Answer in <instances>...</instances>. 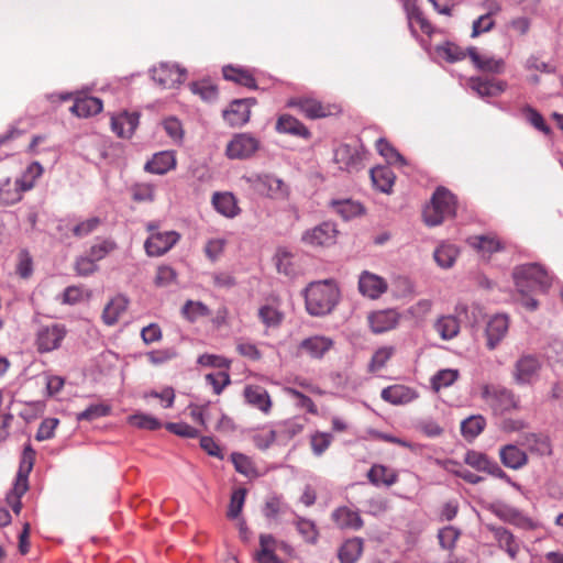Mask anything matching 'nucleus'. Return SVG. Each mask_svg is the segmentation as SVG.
<instances>
[{
    "label": "nucleus",
    "instance_id": "obj_21",
    "mask_svg": "<svg viewBox=\"0 0 563 563\" xmlns=\"http://www.w3.org/2000/svg\"><path fill=\"white\" fill-rule=\"evenodd\" d=\"M212 206L225 218L232 219L240 213L238 200L231 192H214L212 196Z\"/></svg>",
    "mask_w": 563,
    "mask_h": 563
},
{
    "label": "nucleus",
    "instance_id": "obj_2",
    "mask_svg": "<svg viewBox=\"0 0 563 563\" xmlns=\"http://www.w3.org/2000/svg\"><path fill=\"white\" fill-rule=\"evenodd\" d=\"M455 197L443 187H439L431 199L430 205L423 209V219L429 227L441 224L445 219L455 214Z\"/></svg>",
    "mask_w": 563,
    "mask_h": 563
},
{
    "label": "nucleus",
    "instance_id": "obj_19",
    "mask_svg": "<svg viewBox=\"0 0 563 563\" xmlns=\"http://www.w3.org/2000/svg\"><path fill=\"white\" fill-rule=\"evenodd\" d=\"M470 87L479 97H496L505 91L507 85L501 80L476 77L470 79Z\"/></svg>",
    "mask_w": 563,
    "mask_h": 563
},
{
    "label": "nucleus",
    "instance_id": "obj_46",
    "mask_svg": "<svg viewBox=\"0 0 563 563\" xmlns=\"http://www.w3.org/2000/svg\"><path fill=\"white\" fill-rule=\"evenodd\" d=\"M181 311L185 318H187L191 322L198 320L201 317H208L211 313L210 309L205 303H202L201 301L192 300H188L184 305Z\"/></svg>",
    "mask_w": 563,
    "mask_h": 563
},
{
    "label": "nucleus",
    "instance_id": "obj_41",
    "mask_svg": "<svg viewBox=\"0 0 563 563\" xmlns=\"http://www.w3.org/2000/svg\"><path fill=\"white\" fill-rule=\"evenodd\" d=\"M369 482L374 485L385 484L390 486L396 483L397 476L384 465H373L367 473Z\"/></svg>",
    "mask_w": 563,
    "mask_h": 563
},
{
    "label": "nucleus",
    "instance_id": "obj_26",
    "mask_svg": "<svg viewBox=\"0 0 563 563\" xmlns=\"http://www.w3.org/2000/svg\"><path fill=\"white\" fill-rule=\"evenodd\" d=\"M467 55L470 56L474 65L481 70L494 74H500L504 70V60L501 58H496L493 56H482L477 53L476 47H468Z\"/></svg>",
    "mask_w": 563,
    "mask_h": 563
},
{
    "label": "nucleus",
    "instance_id": "obj_36",
    "mask_svg": "<svg viewBox=\"0 0 563 563\" xmlns=\"http://www.w3.org/2000/svg\"><path fill=\"white\" fill-rule=\"evenodd\" d=\"M434 328L441 339L449 341L459 334L460 322L454 316H443L435 321Z\"/></svg>",
    "mask_w": 563,
    "mask_h": 563
},
{
    "label": "nucleus",
    "instance_id": "obj_45",
    "mask_svg": "<svg viewBox=\"0 0 563 563\" xmlns=\"http://www.w3.org/2000/svg\"><path fill=\"white\" fill-rule=\"evenodd\" d=\"M192 93L198 95L203 101H214L218 97L217 87L209 80H200L190 84Z\"/></svg>",
    "mask_w": 563,
    "mask_h": 563
},
{
    "label": "nucleus",
    "instance_id": "obj_43",
    "mask_svg": "<svg viewBox=\"0 0 563 563\" xmlns=\"http://www.w3.org/2000/svg\"><path fill=\"white\" fill-rule=\"evenodd\" d=\"M485 428V419L482 416H472L461 423V431L464 438L473 440Z\"/></svg>",
    "mask_w": 563,
    "mask_h": 563
},
{
    "label": "nucleus",
    "instance_id": "obj_33",
    "mask_svg": "<svg viewBox=\"0 0 563 563\" xmlns=\"http://www.w3.org/2000/svg\"><path fill=\"white\" fill-rule=\"evenodd\" d=\"M374 186L382 192H389L395 181L394 172L387 166H377L371 169Z\"/></svg>",
    "mask_w": 563,
    "mask_h": 563
},
{
    "label": "nucleus",
    "instance_id": "obj_24",
    "mask_svg": "<svg viewBox=\"0 0 563 563\" xmlns=\"http://www.w3.org/2000/svg\"><path fill=\"white\" fill-rule=\"evenodd\" d=\"M332 519L341 529L358 530L363 527L360 514L347 507H340L332 512Z\"/></svg>",
    "mask_w": 563,
    "mask_h": 563
},
{
    "label": "nucleus",
    "instance_id": "obj_54",
    "mask_svg": "<svg viewBox=\"0 0 563 563\" xmlns=\"http://www.w3.org/2000/svg\"><path fill=\"white\" fill-rule=\"evenodd\" d=\"M376 147L382 156H384L390 164H405V158L394 148L385 139H378Z\"/></svg>",
    "mask_w": 563,
    "mask_h": 563
},
{
    "label": "nucleus",
    "instance_id": "obj_58",
    "mask_svg": "<svg viewBox=\"0 0 563 563\" xmlns=\"http://www.w3.org/2000/svg\"><path fill=\"white\" fill-rule=\"evenodd\" d=\"M490 461L486 454L476 451H468L464 456V462L479 472H485Z\"/></svg>",
    "mask_w": 563,
    "mask_h": 563
},
{
    "label": "nucleus",
    "instance_id": "obj_12",
    "mask_svg": "<svg viewBox=\"0 0 563 563\" xmlns=\"http://www.w3.org/2000/svg\"><path fill=\"white\" fill-rule=\"evenodd\" d=\"M258 148V141L246 133L238 134L227 146L230 158L243 159L252 156Z\"/></svg>",
    "mask_w": 563,
    "mask_h": 563
},
{
    "label": "nucleus",
    "instance_id": "obj_55",
    "mask_svg": "<svg viewBox=\"0 0 563 563\" xmlns=\"http://www.w3.org/2000/svg\"><path fill=\"white\" fill-rule=\"evenodd\" d=\"M246 496L245 488L235 489L231 495V500L228 509V517L230 519H235L242 512L244 501Z\"/></svg>",
    "mask_w": 563,
    "mask_h": 563
},
{
    "label": "nucleus",
    "instance_id": "obj_22",
    "mask_svg": "<svg viewBox=\"0 0 563 563\" xmlns=\"http://www.w3.org/2000/svg\"><path fill=\"white\" fill-rule=\"evenodd\" d=\"M176 167V158L173 152L164 151L156 153L145 164V170L156 175H164Z\"/></svg>",
    "mask_w": 563,
    "mask_h": 563
},
{
    "label": "nucleus",
    "instance_id": "obj_9",
    "mask_svg": "<svg viewBox=\"0 0 563 563\" xmlns=\"http://www.w3.org/2000/svg\"><path fill=\"white\" fill-rule=\"evenodd\" d=\"M67 330L63 324L43 327L37 333L36 344L40 352H51L58 349Z\"/></svg>",
    "mask_w": 563,
    "mask_h": 563
},
{
    "label": "nucleus",
    "instance_id": "obj_18",
    "mask_svg": "<svg viewBox=\"0 0 563 563\" xmlns=\"http://www.w3.org/2000/svg\"><path fill=\"white\" fill-rule=\"evenodd\" d=\"M373 332L383 333L394 329L399 321V314L395 310H382L374 312L368 318Z\"/></svg>",
    "mask_w": 563,
    "mask_h": 563
},
{
    "label": "nucleus",
    "instance_id": "obj_15",
    "mask_svg": "<svg viewBox=\"0 0 563 563\" xmlns=\"http://www.w3.org/2000/svg\"><path fill=\"white\" fill-rule=\"evenodd\" d=\"M383 400L395 405H406L418 398V394L415 389L405 385H393L384 388L380 393Z\"/></svg>",
    "mask_w": 563,
    "mask_h": 563
},
{
    "label": "nucleus",
    "instance_id": "obj_47",
    "mask_svg": "<svg viewBox=\"0 0 563 563\" xmlns=\"http://www.w3.org/2000/svg\"><path fill=\"white\" fill-rule=\"evenodd\" d=\"M459 378V371L445 368L439 371L431 379V384L434 390H440L441 388H446L454 384V382Z\"/></svg>",
    "mask_w": 563,
    "mask_h": 563
},
{
    "label": "nucleus",
    "instance_id": "obj_17",
    "mask_svg": "<svg viewBox=\"0 0 563 563\" xmlns=\"http://www.w3.org/2000/svg\"><path fill=\"white\" fill-rule=\"evenodd\" d=\"M139 125V114L122 112L111 118L112 131L119 137H131Z\"/></svg>",
    "mask_w": 563,
    "mask_h": 563
},
{
    "label": "nucleus",
    "instance_id": "obj_14",
    "mask_svg": "<svg viewBox=\"0 0 563 563\" xmlns=\"http://www.w3.org/2000/svg\"><path fill=\"white\" fill-rule=\"evenodd\" d=\"M358 290L365 297L377 299L386 292L387 283L383 277L364 271L358 278Z\"/></svg>",
    "mask_w": 563,
    "mask_h": 563
},
{
    "label": "nucleus",
    "instance_id": "obj_40",
    "mask_svg": "<svg viewBox=\"0 0 563 563\" xmlns=\"http://www.w3.org/2000/svg\"><path fill=\"white\" fill-rule=\"evenodd\" d=\"M223 77L247 88H256L254 77L246 70L232 66L223 67Z\"/></svg>",
    "mask_w": 563,
    "mask_h": 563
},
{
    "label": "nucleus",
    "instance_id": "obj_7",
    "mask_svg": "<svg viewBox=\"0 0 563 563\" xmlns=\"http://www.w3.org/2000/svg\"><path fill=\"white\" fill-rule=\"evenodd\" d=\"M338 230L332 222H322L314 228L306 230L301 241L309 246H330L336 241Z\"/></svg>",
    "mask_w": 563,
    "mask_h": 563
},
{
    "label": "nucleus",
    "instance_id": "obj_28",
    "mask_svg": "<svg viewBox=\"0 0 563 563\" xmlns=\"http://www.w3.org/2000/svg\"><path fill=\"white\" fill-rule=\"evenodd\" d=\"M102 110V101L96 97H84L75 100L70 112L79 118L98 114Z\"/></svg>",
    "mask_w": 563,
    "mask_h": 563
},
{
    "label": "nucleus",
    "instance_id": "obj_52",
    "mask_svg": "<svg viewBox=\"0 0 563 563\" xmlns=\"http://www.w3.org/2000/svg\"><path fill=\"white\" fill-rule=\"evenodd\" d=\"M258 317L266 327H278L283 320V313L273 306L266 305L258 310Z\"/></svg>",
    "mask_w": 563,
    "mask_h": 563
},
{
    "label": "nucleus",
    "instance_id": "obj_48",
    "mask_svg": "<svg viewBox=\"0 0 563 563\" xmlns=\"http://www.w3.org/2000/svg\"><path fill=\"white\" fill-rule=\"evenodd\" d=\"M129 422L135 428L145 430H157L162 427V422L158 419L143 412H137L130 416Z\"/></svg>",
    "mask_w": 563,
    "mask_h": 563
},
{
    "label": "nucleus",
    "instance_id": "obj_44",
    "mask_svg": "<svg viewBox=\"0 0 563 563\" xmlns=\"http://www.w3.org/2000/svg\"><path fill=\"white\" fill-rule=\"evenodd\" d=\"M294 523L306 542L314 543L318 540L319 532L312 520L297 517Z\"/></svg>",
    "mask_w": 563,
    "mask_h": 563
},
{
    "label": "nucleus",
    "instance_id": "obj_10",
    "mask_svg": "<svg viewBox=\"0 0 563 563\" xmlns=\"http://www.w3.org/2000/svg\"><path fill=\"white\" fill-rule=\"evenodd\" d=\"M152 77L163 88H173L184 81L186 69L177 65L162 63L152 69Z\"/></svg>",
    "mask_w": 563,
    "mask_h": 563
},
{
    "label": "nucleus",
    "instance_id": "obj_1",
    "mask_svg": "<svg viewBox=\"0 0 563 563\" xmlns=\"http://www.w3.org/2000/svg\"><path fill=\"white\" fill-rule=\"evenodd\" d=\"M306 308L311 316H324L333 310L340 299V290L332 279L309 284L305 290Z\"/></svg>",
    "mask_w": 563,
    "mask_h": 563
},
{
    "label": "nucleus",
    "instance_id": "obj_23",
    "mask_svg": "<svg viewBox=\"0 0 563 563\" xmlns=\"http://www.w3.org/2000/svg\"><path fill=\"white\" fill-rule=\"evenodd\" d=\"M499 456L501 463L509 468L519 470L528 462V456L525 451L517 445L507 444L500 448Z\"/></svg>",
    "mask_w": 563,
    "mask_h": 563
},
{
    "label": "nucleus",
    "instance_id": "obj_56",
    "mask_svg": "<svg viewBox=\"0 0 563 563\" xmlns=\"http://www.w3.org/2000/svg\"><path fill=\"white\" fill-rule=\"evenodd\" d=\"M164 130L167 135L177 144H180L184 139V129L180 121L175 117H169L163 121Z\"/></svg>",
    "mask_w": 563,
    "mask_h": 563
},
{
    "label": "nucleus",
    "instance_id": "obj_31",
    "mask_svg": "<svg viewBox=\"0 0 563 563\" xmlns=\"http://www.w3.org/2000/svg\"><path fill=\"white\" fill-rule=\"evenodd\" d=\"M286 548L284 543H277L276 539L272 534L260 536V550L256 552V559L261 562L263 560L271 561L272 563H280L275 555L276 549Z\"/></svg>",
    "mask_w": 563,
    "mask_h": 563
},
{
    "label": "nucleus",
    "instance_id": "obj_30",
    "mask_svg": "<svg viewBox=\"0 0 563 563\" xmlns=\"http://www.w3.org/2000/svg\"><path fill=\"white\" fill-rule=\"evenodd\" d=\"M276 130L280 133H287L303 139L310 136L309 130L296 118L289 114H283L279 117L276 123Z\"/></svg>",
    "mask_w": 563,
    "mask_h": 563
},
{
    "label": "nucleus",
    "instance_id": "obj_27",
    "mask_svg": "<svg viewBox=\"0 0 563 563\" xmlns=\"http://www.w3.org/2000/svg\"><path fill=\"white\" fill-rule=\"evenodd\" d=\"M129 305L126 297L118 295L112 298L104 307L102 312V320L108 325H113L118 322L122 313L125 312Z\"/></svg>",
    "mask_w": 563,
    "mask_h": 563
},
{
    "label": "nucleus",
    "instance_id": "obj_51",
    "mask_svg": "<svg viewBox=\"0 0 563 563\" xmlns=\"http://www.w3.org/2000/svg\"><path fill=\"white\" fill-rule=\"evenodd\" d=\"M395 349L393 346H383L379 347L372 356L369 362V371L376 372L382 369L389 358L393 356Z\"/></svg>",
    "mask_w": 563,
    "mask_h": 563
},
{
    "label": "nucleus",
    "instance_id": "obj_34",
    "mask_svg": "<svg viewBox=\"0 0 563 563\" xmlns=\"http://www.w3.org/2000/svg\"><path fill=\"white\" fill-rule=\"evenodd\" d=\"M363 552V541L360 538L346 540L339 550L341 563H355Z\"/></svg>",
    "mask_w": 563,
    "mask_h": 563
},
{
    "label": "nucleus",
    "instance_id": "obj_25",
    "mask_svg": "<svg viewBox=\"0 0 563 563\" xmlns=\"http://www.w3.org/2000/svg\"><path fill=\"white\" fill-rule=\"evenodd\" d=\"M521 444L539 456H550L552 454L551 441L549 437L543 434H525L521 439Z\"/></svg>",
    "mask_w": 563,
    "mask_h": 563
},
{
    "label": "nucleus",
    "instance_id": "obj_6",
    "mask_svg": "<svg viewBox=\"0 0 563 563\" xmlns=\"http://www.w3.org/2000/svg\"><path fill=\"white\" fill-rule=\"evenodd\" d=\"M541 368L542 362L538 356L523 354L515 363L512 376L517 384L529 385L539 378Z\"/></svg>",
    "mask_w": 563,
    "mask_h": 563
},
{
    "label": "nucleus",
    "instance_id": "obj_59",
    "mask_svg": "<svg viewBox=\"0 0 563 563\" xmlns=\"http://www.w3.org/2000/svg\"><path fill=\"white\" fill-rule=\"evenodd\" d=\"M132 198L137 202H152L155 198V187L151 184H136L132 187Z\"/></svg>",
    "mask_w": 563,
    "mask_h": 563
},
{
    "label": "nucleus",
    "instance_id": "obj_13",
    "mask_svg": "<svg viewBox=\"0 0 563 563\" xmlns=\"http://www.w3.org/2000/svg\"><path fill=\"white\" fill-rule=\"evenodd\" d=\"M253 99H238L223 111L224 120L232 126H241L250 120Z\"/></svg>",
    "mask_w": 563,
    "mask_h": 563
},
{
    "label": "nucleus",
    "instance_id": "obj_20",
    "mask_svg": "<svg viewBox=\"0 0 563 563\" xmlns=\"http://www.w3.org/2000/svg\"><path fill=\"white\" fill-rule=\"evenodd\" d=\"M288 107L298 108L309 119H318L328 115V110L320 101L312 98H292L287 102Z\"/></svg>",
    "mask_w": 563,
    "mask_h": 563
},
{
    "label": "nucleus",
    "instance_id": "obj_61",
    "mask_svg": "<svg viewBox=\"0 0 563 563\" xmlns=\"http://www.w3.org/2000/svg\"><path fill=\"white\" fill-rule=\"evenodd\" d=\"M231 460L236 472L245 476H252L255 474V467L246 455L242 453H232Z\"/></svg>",
    "mask_w": 563,
    "mask_h": 563
},
{
    "label": "nucleus",
    "instance_id": "obj_3",
    "mask_svg": "<svg viewBox=\"0 0 563 563\" xmlns=\"http://www.w3.org/2000/svg\"><path fill=\"white\" fill-rule=\"evenodd\" d=\"M516 287L520 294L526 291H545L551 285L548 273L538 264H525L514 271Z\"/></svg>",
    "mask_w": 563,
    "mask_h": 563
},
{
    "label": "nucleus",
    "instance_id": "obj_42",
    "mask_svg": "<svg viewBox=\"0 0 563 563\" xmlns=\"http://www.w3.org/2000/svg\"><path fill=\"white\" fill-rule=\"evenodd\" d=\"M468 242L483 254H492L501 247L499 240L492 235L472 236Z\"/></svg>",
    "mask_w": 563,
    "mask_h": 563
},
{
    "label": "nucleus",
    "instance_id": "obj_38",
    "mask_svg": "<svg viewBox=\"0 0 563 563\" xmlns=\"http://www.w3.org/2000/svg\"><path fill=\"white\" fill-rule=\"evenodd\" d=\"M42 165L37 162H33L27 166L22 176L18 178L15 181L20 187L21 191L24 192L31 190L34 187L36 179H38L42 176Z\"/></svg>",
    "mask_w": 563,
    "mask_h": 563
},
{
    "label": "nucleus",
    "instance_id": "obj_35",
    "mask_svg": "<svg viewBox=\"0 0 563 563\" xmlns=\"http://www.w3.org/2000/svg\"><path fill=\"white\" fill-rule=\"evenodd\" d=\"M459 256V249L451 243L440 244L434 253L433 257L437 264L442 268H450L454 265Z\"/></svg>",
    "mask_w": 563,
    "mask_h": 563
},
{
    "label": "nucleus",
    "instance_id": "obj_64",
    "mask_svg": "<svg viewBox=\"0 0 563 563\" xmlns=\"http://www.w3.org/2000/svg\"><path fill=\"white\" fill-rule=\"evenodd\" d=\"M115 249V243L111 240H102L97 242L90 247L89 256L96 262L106 257L111 251Z\"/></svg>",
    "mask_w": 563,
    "mask_h": 563
},
{
    "label": "nucleus",
    "instance_id": "obj_50",
    "mask_svg": "<svg viewBox=\"0 0 563 563\" xmlns=\"http://www.w3.org/2000/svg\"><path fill=\"white\" fill-rule=\"evenodd\" d=\"M437 52L440 57L444 58L449 63H455L465 58L467 51L457 46L454 43H446L442 46H438Z\"/></svg>",
    "mask_w": 563,
    "mask_h": 563
},
{
    "label": "nucleus",
    "instance_id": "obj_57",
    "mask_svg": "<svg viewBox=\"0 0 563 563\" xmlns=\"http://www.w3.org/2000/svg\"><path fill=\"white\" fill-rule=\"evenodd\" d=\"M285 509L282 498L278 496H271L266 499L263 507V515L267 520H276L278 515Z\"/></svg>",
    "mask_w": 563,
    "mask_h": 563
},
{
    "label": "nucleus",
    "instance_id": "obj_53",
    "mask_svg": "<svg viewBox=\"0 0 563 563\" xmlns=\"http://www.w3.org/2000/svg\"><path fill=\"white\" fill-rule=\"evenodd\" d=\"M252 440L260 450H267L273 443H278L275 429H262L252 437Z\"/></svg>",
    "mask_w": 563,
    "mask_h": 563
},
{
    "label": "nucleus",
    "instance_id": "obj_11",
    "mask_svg": "<svg viewBox=\"0 0 563 563\" xmlns=\"http://www.w3.org/2000/svg\"><path fill=\"white\" fill-rule=\"evenodd\" d=\"M509 329V318L505 313L493 316L486 325V345L489 350H495L505 339Z\"/></svg>",
    "mask_w": 563,
    "mask_h": 563
},
{
    "label": "nucleus",
    "instance_id": "obj_4",
    "mask_svg": "<svg viewBox=\"0 0 563 563\" xmlns=\"http://www.w3.org/2000/svg\"><path fill=\"white\" fill-rule=\"evenodd\" d=\"M242 180L260 196L285 200L289 196V187L278 177L268 174H252L242 177Z\"/></svg>",
    "mask_w": 563,
    "mask_h": 563
},
{
    "label": "nucleus",
    "instance_id": "obj_63",
    "mask_svg": "<svg viewBox=\"0 0 563 563\" xmlns=\"http://www.w3.org/2000/svg\"><path fill=\"white\" fill-rule=\"evenodd\" d=\"M16 273L22 278H29L33 273V260L26 250L19 252Z\"/></svg>",
    "mask_w": 563,
    "mask_h": 563
},
{
    "label": "nucleus",
    "instance_id": "obj_29",
    "mask_svg": "<svg viewBox=\"0 0 563 563\" xmlns=\"http://www.w3.org/2000/svg\"><path fill=\"white\" fill-rule=\"evenodd\" d=\"M246 401L263 412H268L272 406L271 397L265 388L261 386H247L244 389Z\"/></svg>",
    "mask_w": 563,
    "mask_h": 563
},
{
    "label": "nucleus",
    "instance_id": "obj_60",
    "mask_svg": "<svg viewBox=\"0 0 563 563\" xmlns=\"http://www.w3.org/2000/svg\"><path fill=\"white\" fill-rule=\"evenodd\" d=\"M333 437L328 432H316L311 437V449L314 455L320 456L330 446Z\"/></svg>",
    "mask_w": 563,
    "mask_h": 563
},
{
    "label": "nucleus",
    "instance_id": "obj_8",
    "mask_svg": "<svg viewBox=\"0 0 563 563\" xmlns=\"http://www.w3.org/2000/svg\"><path fill=\"white\" fill-rule=\"evenodd\" d=\"M180 239L176 231L155 232L144 243L148 256H162L168 252Z\"/></svg>",
    "mask_w": 563,
    "mask_h": 563
},
{
    "label": "nucleus",
    "instance_id": "obj_32",
    "mask_svg": "<svg viewBox=\"0 0 563 563\" xmlns=\"http://www.w3.org/2000/svg\"><path fill=\"white\" fill-rule=\"evenodd\" d=\"M22 194L16 181H12L9 177L0 180V207L19 202L22 199Z\"/></svg>",
    "mask_w": 563,
    "mask_h": 563
},
{
    "label": "nucleus",
    "instance_id": "obj_62",
    "mask_svg": "<svg viewBox=\"0 0 563 563\" xmlns=\"http://www.w3.org/2000/svg\"><path fill=\"white\" fill-rule=\"evenodd\" d=\"M227 245V240L222 238L210 239L205 245V254L211 261L216 262L221 256Z\"/></svg>",
    "mask_w": 563,
    "mask_h": 563
},
{
    "label": "nucleus",
    "instance_id": "obj_16",
    "mask_svg": "<svg viewBox=\"0 0 563 563\" xmlns=\"http://www.w3.org/2000/svg\"><path fill=\"white\" fill-rule=\"evenodd\" d=\"M332 346V339L324 335H313L302 340L299 349L310 357L321 358Z\"/></svg>",
    "mask_w": 563,
    "mask_h": 563
},
{
    "label": "nucleus",
    "instance_id": "obj_49",
    "mask_svg": "<svg viewBox=\"0 0 563 563\" xmlns=\"http://www.w3.org/2000/svg\"><path fill=\"white\" fill-rule=\"evenodd\" d=\"M495 537L497 538L500 547L505 549L510 560H515L519 548L514 541L512 534L505 528L495 529Z\"/></svg>",
    "mask_w": 563,
    "mask_h": 563
},
{
    "label": "nucleus",
    "instance_id": "obj_5",
    "mask_svg": "<svg viewBox=\"0 0 563 563\" xmlns=\"http://www.w3.org/2000/svg\"><path fill=\"white\" fill-rule=\"evenodd\" d=\"M481 397L495 415H501L517 406L514 394L503 387L484 385L481 389Z\"/></svg>",
    "mask_w": 563,
    "mask_h": 563
},
{
    "label": "nucleus",
    "instance_id": "obj_39",
    "mask_svg": "<svg viewBox=\"0 0 563 563\" xmlns=\"http://www.w3.org/2000/svg\"><path fill=\"white\" fill-rule=\"evenodd\" d=\"M331 207L344 220L360 216L363 212L362 205L351 199L333 200Z\"/></svg>",
    "mask_w": 563,
    "mask_h": 563
},
{
    "label": "nucleus",
    "instance_id": "obj_37",
    "mask_svg": "<svg viewBox=\"0 0 563 563\" xmlns=\"http://www.w3.org/2000/svg\"><path fill=\"white\" fill-rule=\"evenodd\" d=\"M303 424L296 420H287L276 426L275 431L278 438V444L286 445L294 437L299 434Z\"/></svg>",
    "mask_w": 563,
    "mask_h": 563
}]
</instances>
